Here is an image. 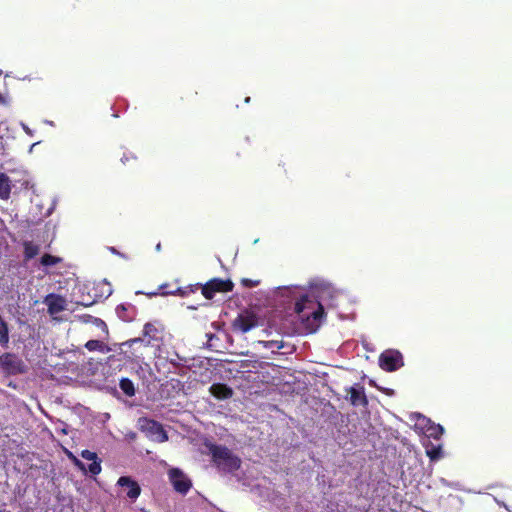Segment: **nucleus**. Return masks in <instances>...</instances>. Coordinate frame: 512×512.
Here are the masks:
<instances>
[{
	"mask_svg": "<svg viewBox=\"0 0 512 512\" xmlns=\"http://www.w3.org/2000/svg\"><path fill=\"white\" fill-rule=\"evenodd\" d=\"M0 370L6 375H18L26 373L27 366L16 354L6 352L0 355Z\"/></svg>",
	"mask_w": 512,
	"mask_h": 512,
	"instance_id": "nucleus-3",
	"label": "nucleus"
},
{
	"mask_svg": "<svg viewBox=\"0 0 512 512\" xmlns=\"http://www.w3.org/2000/svg\"><path fill=\"white\" fill-rule=\"evenodd\" d=\"M50 315L58 314L66 309V300L58 294H48L44 300Z\"/></svg>",
	"mask_w": 512,
	"mask_h": 512,
	"instance_id": "nucleus-9",
	"label": "nucleus"
},
{
	"mask_svg": "<svg viewBox=\"0 0 512 512\" xmlns=\"http://www.w3.org/2000/svg\"><path fill=\"white\" fill-rule=\"evenodd\" d=\"M403 364L402 354L397 350H386L379 357L380 367L387 372L396 371Z\"/></svg>",
	"mask_w": 512,
	"mask_h": 512,
	"instance_id": "nucleus-6",
	"label": "nucleus"
},
{
	"mask_svg": "<svg viewBox=\"0 0 512 512\" xmlns=\"http://www.w3.org/2000/svg\"><path fill=\"white\" fill-rule=\"evenodd\" d=\"M23 255L24 260L29 261L36 257L40 252V246L33 241H24L23 242Z\"/></svg>",
	"mask_w": 512,
	"mask_h": 512,
	"instance_id": "nucleus-16",
	"label": "nucleus"
},
{
	"mask_svg": "<svg viewBox=\"0 0 512 512\" xmlns=\"http://www.w3.org/2000/svg\"><path fill=\"white\" fill-rule=\"evenodd\" d=\"M314 301L308 295H302L295 303V312L304 320L313 318L315 322H320L324 316V307L317 302V308L314 309Z\"/></svg>",
	"mask_w": 512,
	"mask_h": 512,
	"instance_id": "nucleus-2",
	"label": "nucleus"
},
{
	"mask_svg": "<svg viewBox=\"0 0 512 512\" xmlns=\"http://www.w3.org/2000/svg\"><path fill=\"white\" fill-rule=\"evenodd\" d=\"M119 386L122 392L128 397H132L136 393L134 383L129 378H122L119 382Z\"/></svg>",
	"mask_w": 512,
	"mask_h": 512,
	"instance_id": "nucleus-19",
	"label": "nucleus"
},
{
	"mask_svg": "<svg viewBox=\"0 0 512 512\" xmlns=\"http://www.w3.org/2000/svg\"><path fill=\"white\" fill-rule=\"evenodd\" d=\"M117 485L125 489L126 497L130 500H136L141 493L140 485L129 476H121Z\"/></svg>",
	"mask_w": 512,
	"mask_h": 512,
	"instance_id": "nucleus-8",
	"label": "nucleus"
},
{
	"mask_svg": "<svg viewBox=\"0 0 512 512\" xmlns=\"http://www.w3.org/2000/svg\"><path fill=\"white\" fill-rule=\"evenodd\" d=\"M209 392L218 400L230 399L234 392L231 387L224 383H214L210 386Z\"/></svg>",
	"mask_w": 512,
	"mask_h": 512,
	"instance_id": "nucleus-13",
	"label": "nucleus"
},
{
	"mask_svg": "<svg viewBox=\"0 0 512 512\" xmlns=\"http://www.w3.org/2000/svg\"><path fill=\"white\" fill-rule=\"evenodd\" d=\"M249 101H250V97H247V98L245 99V102H246V103H248Z\"/></svg>",
	"mask_w": 512,
	"mask_h": 512,
	"instance_id": "nucleus-32",
	"label": "nucleus"
},
{
	"mask_svg": "<svg viewBox=\"0 0 512 512\" xmlns=\"http://www.w3.org/2000/svg\"><path fill=\"white\" fill-rule=\"evenodd\" d=\"M146 426L145 429L151 434V436L155 437V440L158 442H165L168 440V435L164 430L163 426L155 421V420H145Z\"/></svg>",
	"mask_w": 512,
	"mask_h": 512,
	"instance_id": "nucleus-12",
	"label": "nucleus"
},
{
	"mask_svg": "<svg viewBox=\"0 0 512 512\" xmlns=\"http://www.w3.org/2000/svg\"><path fill=\"white\" fill-rule=\"evenodd\" d=\"M11 180L6 173L0 172V199L8 200L11 194Z\"/></svg>",
	"mask_w": 512,
	"mask_h": 512,
	"instance_id": "nucleus-15",
	"label": "nucleus"
},
{
	"mask_svg": "<svg viewBox=\"0 0 512 512\" xmlns=\"http://www.w3.org/2000/svg\"><path fill=\"white\" fill-rule=\"evenodd\" d=\"M206 446L211 456V462L219 471L232 473L241 467V459L228 447L213 443L207 444Z\"/></svg>",
	"mask_w": 512,
	"mask_h": 512,
	"instance_id": "nucleus-1",
	"label": "nucleus"
},
{
	"mask_svg": "<svg viewBox=\"0 0 512 512\" xmlns=\"http://www.w3.org/2000/svg\"><path fill=\"white\" fill-rule=\"evenodd\" d=\"M348 391L350 394V402L353 406L366 407L368 405V399L362 385L356 384L355 386L350 387Z\"/></svg>",
	"mask_w": 512,
	"mask_h": 512,
	"instance_id": "nucleus-11",
	"label": "nucleus"
},
{
	"mask_svg": "<svg viewBox=\"0 0 512 512\" xmlns=\"http://www.w3.org/2000/svg\"><path fill=\"white\" fill-rule=\"evenodd\" d=\"M426 453L431 460H438L442 455L441 446H433L431 449H427Z\"/></svg>",
	"mask_w": 512,
	"mask_h": 512,
	"instance_id": "nucleus-23",
	"label": "nucleus"
},
{
	"mask_svg": "<svg viewBox=\"0 0 512 512\" xmlns=\"http://www.w3.org/2000/svg\"><path fill=\"white\" fill-rule=\"evenodd\" d=\"M260 283L259 280H252V279H249V278H242L241 279V284L246 287V288H253V287H256L258 286Z\"/></svg>",
	"mask_w": 512,
	"mask_h": 512,
	"instance_id": "nucleus-27",
	"label": "nucleus"
},
{
	"mask_svg": "<svg viewBox=\"0 0 512 512\" xmlns=\"http://www.w3.org/2000/svg\"><path fill=\"white\" fill-rule=\"evenodd\" d=\"M444 432V429L441 425H431L428 429H427V434H428V437H432L434 439H439L441 437V435L443 434Z\"/></svg>",
	"mask_w": 512,
	"mask_h": 512,
	"instance_id": "nucleus-22",
	"label": "nucleus"
},
{
	"mask_svg": "<svg viewBox=\"0 0 512 512\" xmlns=\"http://www.w3.org/2000/svg\"><path fill=\"white\" fill-rule=\"evenodd\" d=\"M262 343H263V346L266 349H271V350L277 349V350H280V349L283 348V343L280 342V341L270 340V341H263Z\"/></svg>",
	"mask_w": 512,
	"mask_h": 512,
	"instance_id": "nucleus-24",
	"label": "nucleus"
},
{
	"mask_svg": "<svg viewBox=\"0 0 512 512\" xmlns=\"http://www.w3.org/2000/svg\"><path fill=\"white\" fill-rule=\"evenodd\" d=\"M156 250H157V251H160V250H161V244H160V243H159V244H157V246H156Z\"/></svg>",
	"mask_w": 512,
	"mask_h": 512,
	"instance_id": "nucleus-31",
	"label": "nucleus"
},
{
	"mask_svg": "<svg viewBox=\"0 0 512 512\" xmlns=\"http://www.w3.org/2000/svg\"><path fill=\"white\" fill-rule=\"evenodd\" d=\"M168 478L174 490L182 495H186L192 488L191 479L179 468H171Z\"/></svg>",
	"mask_w": 512,
	"mask_h": 512,
	"instance_id": "nucleus-5",
	"label": "nucleus"
},
{
	"mask_svg": "<svg viewBox=\"0 0 512 512\" xmlns=\"http://www.w3.org/2000/svg\"><path fill=\"white\" fill-rule=\"evenodd\" d=\"M81 457L85 460L91 461V463L86 467V471H84L85 473L89 472L92 476H96L101 472V459L95 452L87 449L83 450L81 451Z\"/></svg>",
	"mask_w": 512,
	"mask_h": 512,
	"instance_id": "nucleus-10",
	"label": "nucleus"
},
{
	"mask_svg": "<svg viewBox=\"0 0 512 512\" xmlns=\"http://www.w3.org/2000/svg\"><path fill=\"white\" fill-rule=\"evenodd\" d=\"M162 330L153 323H146L143 328V336L148 338V343L161 339Z\"/></svg>",
	"mask_w": 512,
	"mask_h": 512,
	"instance_id": "nucleus-14",
	"label": "nucleus"
},
{
	"mask_svg": "<svg viewBox=\"0 0 512 512\" xmlns=\"http://www.w3.org/2000/svg\"><path fill=\"white\" fill-rule=\"evenodd\" d=\"M85 348L89 351L105 352L107 350L104 342L100 340H89L85 343Z\"/></svg>",
	"mask_w": 512,
	"mask_h": 512,
	"instance_id": "nucleus-21",
	"label": "nucleus"
},
{
	"mask_svg": "<svg viewBox=\"0 0 512 512\" xmlns=\"http://www.w3.org/2000/svg\"><path fill=\"white\" fill-rule=\"evenodd\" d=\"M257 317L252 313L239 314L233 321V329L239 330L242 333H247L252 328L257 326Z\"/></svg>",
	"mask_w": 512,
	"mask_h": 512,
	"instance_id": "nucleus-7",
	"label": "nucleus"
},
{
	"mask_svg": "<svg viewBox=\"0 0 512 512\" xmlns=\"http://www.w3.org/2000/svg\"><path fill=\"white\" fill-rule=\"evenodd\" d=\"M142 340L140 338H135V339H132L130 342L131 343H137V342H141Z\"/></svg>",
	"mask_w": 512,
	"mask_h": 512,
	"instance_id": "nucleus-30",
	"label": "nucleus"
},
{
	"mask_svg": "<svg viewBox=\"0 0 512 512\" xmlns=\"http://www.w3.org/2000/svg\"><path fill=\"white\" fill-rule=\"evenodd\" d=\"M127 309L128 308L125 304H120L116 307V312L118 316L125 321H128L132 318L131 316L126 315Z\"/></svg>",
	"mask_w": 512,
	"mask_h": 512,
	"instance_id": "nucleus-25",
	"label": "nucleus"
},
{
	"mask_svg": "<svg viewBox=\"0 0 512 512\" xmlns=\"http://www.w3.org/2000/svg\"><path fill=\"white\" fill-rule=\"evenodd\" d=\"M200 288V284L188 285L186 287H179L173 291H164L163 295H178L181 297H186L191 293H195Z\"/></svg>",
	"mask_w": 512,
	"mask_h": 512,
	"instance_id": "nucleus-17",
	"label": "nucleus"
},
{
	"mask_svg": "<svg viewBox=\"0 0 512 512\" xmlns=\"http://www.w3.org/2000/svg\"><path fill=\"white\" fill-rule=\"evenodd\" d=\"M202 295L207 299L211 300L214 298L216 293H227L231 292L234 288V284L230 279L213 278L204 285L200 284Z\"/></svg>",
	"mask_w": 512,
	"mask_h": 512,
	"instance_id": "nucleus-4",
	"label": "nucleus"
},
{
	"mask_svg": "<svg viewBox=\"0 0 512 512\" xmlns=\"http://www.w3.org/2000/svg\"><path fill=\"white\" fill-rule=\"evenodd\" d=\"M95 323L97 326L101 327L106 333H108L107 325L103 320L96 318Z\"/></svg>",
	"mask_w": 512,
	"mask_h": 512,
	"instance_id": "nucleus-28",
	"label": "nucleus"
},
{
	"mask_svg": "<svg viewBox=\"0 0 512 512\" xmlns=\"http://www.w3.org/2000/svg\"><path fill=\"white\" fill-rule=\"evenodd\" d=\"M159 290H161V294L163 295V292H164V291H168V290H167V285H161V286L159 287Z\"/></svg>",
	"mask_w": 512,
	"mask_h": 512,
	"instance_id": "nucleus-29",
	"label": "nucleus"
},
{
	"mask_svg": "<svg viewBox=\"0 0 512 512\" xmlns=\"http://www.w3.org/2000/svg\"><path fill=\"white\" fill-rule=\"evenodd\" d=\"M69 458L71 459V461L73 462V464L81 471H86V466L85 464L79 460L76 456H74L72 453H69L68 454Z\"/></svg>",
	"mask_w": 512,
	"mask_h": 512,
	"instance_id": "nucleus-26",
	"label": "nucleus"
},
{
	"mask_svg": "<svg viewBox=\"0 0 512 512\" xmlns=\"http://www.w3.org/2000/svg\"><path fill=\"white\" fill-rule=\"evenodd\" d=\"M61 262L62 258L51 254H44L40 259L41 265L45 267L55 266Z\"/></svg>",
	"mask_w": 512,
	"mask_h": 512,
	"instance_id": "nucleus-20",
	"label": "nucleus"
},
{
	"mask_svg": "<svg viewBox=\"0 0 512 512\" xmlns=\"http://www.w3.org/2000/svg\"><path fill=\"white\" fill-rule=\"evenodd\" d=\"M9 327L7 322L0 315V345L7 348L9 344Z\"/></svg>",
	"mask_w": 512,
	"mask_h": 512,
	"instance_id": "nucleus-18",
	"label": "nucleus"
}]
</instances>
